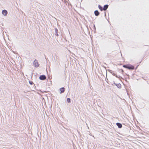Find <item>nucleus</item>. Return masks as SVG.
I'll list each match as a JSON object with an SVG mask.
<instances>
[{"label":"nucleus","mask_w":149,"mask_h":149,"mask_svg":"<svg viewBox=\"0 0 149 149\" xmlns=\"http://www.w3.org/2000/svg\"><path fill=\"white\" fill-rule=\"evenodd\" d=\"M123 67L127 68L129 70H134V66L130 65H123Z\"/></svg>","instance_id":"1"},{"label":"nucleus","mask_w":149,"mask_h":149,"mask_svg":"<svg viewBox=\"0 0 149 149\" xmlns=\"http://www.w3.org/2000/svg\"><path fill=\"white\" fill-rule=\"evenodd\" d=\"M33 65L36 67H38L39 66L38 63L37 61L35 60L33 62Z\"/></svg>","instance_id":"2"},{"label":"nucleus","mask_w":149,"mask_h":149,"mask_svg":"<svg viewBox=\"0 0 149 149\" xmlns=\"http://www.w3.org/2000/svg\"><path fill=\"white\" fill-rule=\"evenodd\" d=\"M40 79L42 80H44L46 79V76L44 75H42L40 76Z\"/></svg>","instance_id":"3"},{"label":"nucleus","mask_w":149,"mask_h":149,"mask_svg":"<svg viewBox=\"0 0 149 149\" xmlns=\"http://www.w3.org/2000/svg\"><path fill=\"white\" fill-rule=\"evenodd\" d=\"M7 13L8 12L7 10H3L2 11V14L5 16H6L7 15Z\"/></svg>","instance_id":"4"},{"label":"nucleus","mask_w":149,"mask_h":149,"mask_svg":"<svg viewBox=\"0 0 149 149\" xmlns=\"http://www.w3.org/2000/svg\"><path fill=\"white\" fill-rule=\"evenodd\" d=\"M60 93H63L65 91V88H64L63 87L61 88L60 89Z\"/></svg>","instance_id":"5"},{"label":"nucleus","mask_w":149,"mask_h":149,"mask_svg":"<svg viewBox=\"0 0 149 149\" xmlns=\"http://www.w3.org/2000/svg\"><path fill=\"white\" fill-rule=\"evenodd\" d=\"M116 125L119 128H120L122 127V124L119 123H117Z\"/></svg>","instance_id":"6"},{"label":"nucleus","mask_w":149,"mask_h":149,"mask_svg":"<svg viewBox=\"0 0 149 149\" xmlns=\"http://www.w3.org/2000/svg\"><path fill=\"white\" fill-rule=\"evenodd\" d=\"M108 6L107 5H105L103 7V10H106L108 8Z\"/></svg>","instance_id":"7"},{"label":"nucleus","mask_w":149,"mask_h":149,"mask_svg":"<svg viewBox=\"0 0 149 149\" xmlns=\"http://www.w3.org/2000/svg\"><path fill=\"white\" fill-rule=\"evenodd\" d=\"M94 13L95 15L96 16H98L100 14L99 12L97 10L95 11L94 12Z\"/></svg>","instance_id":"8"},{"label":"nucleus","mask_w":149,"mask_h":149,"mask_svg":"<svg viewBox=\"0 0 149 149\" xmlns=\"http://www.w3.org/2000/svg\"><path fill=\"white\" fill-rule=\"evenodd\" d=\"M98 7L99 9L101 10L102 11L103 10V8H102V7L100 5H99L98 6Z\"/></svg>","instance_id":"9"},{"label":"nucleus","mask_w":149,"mask_h":149,"mask_svg":"<svg viewBox=\"0 0 149 149\" xmlns=\"http://www.w3.org/2000/svg\"><path fill=\"white\" fill-rule=\"evenodd\" d=\"M67 102H68V103H69L70 102V99L69 98H68L67 99Z\"/></svg>","instance_id":"10"},{"label":"nucleus","mask_w":149,"mask_h":149,"mask_svg":"<svg viewBox=\"0 0 149 149\" xmlns=\"http://www.w3.org/2000/svg\"><path fill=\"white\" fill-rule=\"evenodd\" d=\"M30 84H32L31 83Z\"/></svg>","instance_id":"11"},{"label":"nucleus","mask_w":149,"mask_h":149,"mask_svg":"<svg viewBox=\"0 0 149 149\" xmlns=\"http://www.w3.org/2000/svg\"><path fill=\"white\" fill-rule=\"evenodd\" d=\"M30 84H32L31 83Z\"/></svg>","instance_id":"12"}]
</instances>
